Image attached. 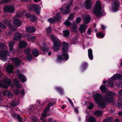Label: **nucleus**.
Wrapping results in <instances>:
<instances>
[{"label": "nucleus", "instance_id": "1", "mask_svg": "<svg viewBox=\"0 0 122 122\" xmlns=\"http://www.w3.org/2000/svg\"><path fill=\"white\" fill-rule=\"evenodd\" d=\"M62 55H60L58 56V60L60 61L61 60L67 61L69 59V55L67 53V51L69 48V44L67 43L63 42L62 43Z\"/></svg>", "mask_w": 122, "mask_h": 122}, {"label": "nucleus", "instance_id": "2", "mask_svg": "<svg viewBox=\"0 0 122 122\" xmlns=\"http://www.w3.org/2000/svg\"><path fill=\"white\" fill-rule=\"evenodd\" d=\"M101 7L99 2L97 0L93 10L94 14L97 17H100L102 14L103 12L101 11Z\"/></svg>", "mask_w": 122, "mask_h": 122}, {"label": "nucleus", "instance_id": "3", "mask_svg": "<svg viewBox=\"0 0 122 122\" xmlns=\"http://www.w3.org/2000/svg\"><path fill=\"white\" fill-rule=\"evenodd\" d=\"M28 7L30 10L33 11L36 13L37 15H40L41 7L39 5L33 4L32 5H29Z\"/></svg>", "mask_w": 122, "mask_h": 122}, {"label": "nucleus", "instance_id": "4", "mask_svg": "<svg viewBox=\"0 0 122 122\" xmlns=\"http://www.w3.org/2000/svg\"><path fill=\"white\" fill-rule=\"evenodd\" d=\"M73 0H71V1L68 4V5L65 7L66 10H65L63 8H61L60 9V11L62 13L64 14H69L71 12L70 7L73 5Z\"/></svg>", "mask_w": 122, "mask_h": 122}, {"label": "nucleus", "instance_id": "5", "mask_svg": "<svg viewBox=\"0 0 122 122\" xmlns=\"http://www.w3.org/2000/svg\"><path fill=\"white\" fill-rule=\"evenodd\" d=\"M3 11L5 13H12L15 11L14 7L11 5H6L5 6L3 9Z\"/></svg>", "mask_w": 122, "mask_h": 122}, {"label": "nucleus", "instance_id": "6", "mask_svg": "<svg viewBox=\"0 0 122 122\" xmlns=\"http://www.w3.org/2000/svg\"><path fill=\"white\" fill-rule=\"evenodd\" d=\"M5 82L7 85L2 82H0V87L7 89L9 86H10L11 83V81L10 79H8L5 80Z\"/></svg>", "mask_w": 122, "mask_h": 122}, {"label": "nucleus", "instance_id": "7", "mask_svg": "<svg viewBox=\"0 0 122 122\" xmlns=\"http://www.w3.org/2000/svg\"><path fill=\"white\" fill-rule=\"evenodd\" d=\"M9 52L5 50L0 52V59L2 61H5L7 59V56L8 55Z\"/></svg>", "mask_w": 122, "mask_h": 122}, {"label": "nucleus", "instance_id": "8", "mask_svg": "<svg viewBox=\"0 0 122 122\" xmlns=\"http://www.w3.org/2000/svg\"><path fill=\"white\" fill-rule=\"evenodd\" d=\"M113 94L112 92L110 91L107 95L104 97L105 100L107 102L111 103L113 101Z\"/></svg>", "mask_w": 122, "mask_h": 122}, {"label": "nucleus", "instance_id": "9", "mask_svg": "<svg viewBox=\"0 0 122 122\" xmlns=\"http://www.w3.org/2000/svg\"><path fill=\"white\" fill-rule=\"evenodd\" d=\"M112 6V10L113 11L116 12L118 11L120 7V2L118 0H114Z\"/></svg>", "mask_w": 122, "mask_h": 122}, {"label": "nucleus", "instance_id": "10", "mask_svg": "<svg viewBox=\"0 0 122 122\" xmlns=\"http://www.w3.org/2000/svg\"><path fill=\"white\" fill-rule=\"evenodd\" d=\"M53 43V50L55 51H58L59 50V47L61 46V43L59 41H57Z\"/></svg>", "mask_w": 122, "mask_h": 122}, {"label": "nucleus", "instance_id": "11", "mask_svg": "<svg viewBox=\"0 0 122 122\" xmlns=\"http://www.w3.org/2000/svg\"><path fill=\"white\" fill-rule=\"evenodd\" d=\"M93 96L96 103L102 99V95L99 93H97L96 94H93Z\"/></svg>", "mask_w": 122, "mask_h": 122}, {"label": "nucleus", "instance_id": "12", "mask_svg": "<svg viewBox=\"0 0 122 122\" xmlns=\"http://www.w3.org/2000/svg\"><path fill=\"white\" fill-rule=\"evenodd\" d=\"M93 4L92 0H85V5L86 8L87 9H90Z\"/></svg>", "mask_w": 122, "mask_h": 122}, {"label": "nucleus", "instance_id": "13", "mask_svg": "<svg viewBox=\"0 0 122 122\" xmlns=\"http://www.w3.org/2000/svg\"><path fill=\"white\" fill-rule=\"evenodd\" d=\"M25 29L26 32L30 33L34 32L36 31V29L35 27L32 26L26 27Z\"/></svg>", "mask_w": 122, "mask_h": 122}, {"label": "nucleus", "instance_id": "14", "mask_svg": "<svg viewBox=\"0 0 122 122\" xmlns=\"http://www.w3.org/2000/svg\"><path fill=\"white\" fill-rule=\"evenodd\" d=\"M99 108L102 109L105 108L106 106V103L102 99L97 103Z\"/></svg>", "mask_w": 122, "mask_h": 122}, {"label": "nucleus", "instance_id": "15", "mask_svg": "<svg viewBox=\"0 0 122 122\" xmlns=\"http://www.w3.org/2000/svg\"><path fill=\"white\" fill-rule=\"evenodd\" d=\"M91 16L89 15H86L83 17V20L84 22V24H88L91 21Z\"/></svg>", "mask_w": 122, "mask_h": 122}, {"label": "nucleus", "instance_id": "16", "mask_svg": "<svg viewBox=\"0 0 122 122\" xmlns=\"http://www.w3.org/2000/svg\"><path fill=\"white\" fill-rule=\"evenodd\" d=\"M87 25L85 24H82L79 27V30L80 32L82 33L85 32L87 28Z\"/></svg>", "mask_w": 122, "mask_h": 122}, {"label": "nucleus", "instance_id": "17", "mask_svg": "<svg viewBox=\"0 0 122 122\" xmlns=\"http://www.w3.org/2000/svg\"><path fill=\"white\" fill-rule=\"evenodd\" d=\"M22 36L21 34L19 32L15 33L14 36V40L16 41L19 40L21 38Z\"/></svg>", "mask_w": 122, "mask_h": 122}, {"label": "nucleus", "instance_id": "18", "mask_svg": "<svg viewBox=\"0 0 122 122\" xmlns=\"http://www.w3.org/2000/svg\"><path fill=\"white\" fill-rule=\"evenodd\" d=\"M12 60L16 67L19 66L21 64V61L17 57L13 58H12Z\"/></svg>", "mask_w": 122, "mask_h": 122}, {"label": "nucleus", "instance_id": "19", "mask_svg": "<svg viewBox=\"0 0 122 122\" xmlns=\"http://www.w3.org/2000/svg\"><path fill=\"white\" fill-rule=\"evenodd\" d=\"M19 80L22 83L25 82L27 80V79L25 76L22 74H20L18 76Z\"/></svg>", "mask_w": 122, "mask_h": 122}, {"label": "nucleus", "instance_id": "20", "mask_svg": "<svg viewBox=\"0 0 122 122\" xmlns=\"http://www.w3.org/2000/svg\"><path fill=\"white\" fill-rule=\"evenodd\" d=\"M13 23L14 25L16 27L20 26L22 24L21 21L17 19L13 21Z\"/></svg>", "mask_w": 122, "mask_h": 122}, {"label": "nucleus", "instance_id": "21", "mask_svg": "<svg viewBox=\"0 0 122 122\" xmlns=\"http://www.w3.org/2000/svg\"><path fill=\"white\" fill-rule=\"evenodd\" d=\"M27 43L25 41H21L19 43V46L20 48L25 47L27 46Z\"/></svg>", "mask_w": 122, "mask_h": 122}, {"label": "nucleus", "instance_id": "22", "mask_svg": "<svg viewBox=\"0 0 122 122\" xmlns=\"http://www.w3.org/2000/svg\"><path fill=\"white\" fill-rule=\"evenodd\" d=\"M88 63L86 62H83L81 64V70L82 71L86 70L88 67Z\"/></svg>", "mask_w": 122, "mask_h": 122}, {"label": "nucleus", "instance_id": "23", "mask_svg": "<svg viewBox=\"0 0 122 122\" xmlns=\"http://www.w3.org/2000/svg\"><path fill=\"white\" fill-rule=\"evenodd\" d=\"M3 95L4 96H7L9 97L10 98L12 97L13 96L11 92L8 91L6 90L4 92Z\"/></svg>", "mask_w": 122, "mask_h": 122}, {"label": "nucleus", "instance_id": "24", "mask_svg": "<svg viewBox=\"0 0 122 122\" xmlns=\"http://www.w3.org/2000/svg\"><path fill=\"white\" fill-rule=\"evenodd\" d=\"M88 52L89 58L91 60H92L93 59V56L92 54V49L91 48L88 49Z\"/></svg>", "mask_w": 122, "mask_h": 122}, {"label": "nucleus", "instance_id": "25", "mask_svg": "<svg viewBox=\"0 0 122 122\" xmlns=\"http://www.w3.org/2000/svg\"><path fill=\"white\" fill-rule=\"evenodd\" d=\"M32 54L35 57H37L39 55V52L37 49H33L32 51Z\"/></svg>", "mask_w": 122, "mask_h": 122}, {"label": "nucleus", "instance_id": "26", "mask_svg": "<svg viewBox=\"0 0 122 122\" xmlns=\"http://www.w3.org/2000/svg\"><path fill=\"white\" fill-rule=\"evenodd\" d=\"M42 49V51L44 53L47 52L49 51V48L47 45L43 46Z\"/></svg>", "mask_w": 122, "mask_h": 122}, {"label": "nucleus", "instance_id": "27", "mask_svg": "<svg viewBox=\"0 0 122 122\" xmlns=\"http://www.w3.org/2000/svg\"><path fill=\"white\" fill-rule=\"evenodd\" d=\"M13 81L15 86L17 88H20V83L19 81L17 79H15Z\"/></svg>", "mask_w": 122, "mask_h": 122}, {"label": "nucleus", "instance_id": "28", "mask_svg": "<svg viewBox=\"0 0 122 122\" xmlns=\"http://www.w3.org/2000/svg\"><path fill=\"white\" fill-rule=\"evenodd\" d=\"M61 16L59 12L58 13L56 14V16L54 17V19L56 21H58L61 20Z\"/></svg>", "mask_w": 122, "mask_h": 122}, {"label": "nucleus", "instance_id": "29", "mask_svg": "<svg viewBox=\"0 0 122 122\" xmlns=\"http://www.w3.org/2000/svg\"><path fill=\"white\" fill-rule=\"evenodd\" d=\"M33 59L32 54H28L26 55V60L28 61H30Z\"/></svg>", "mask_w": 122, "mask_h": 122}, {"label": "nucleus", "instance_id": "30", "mask_svg": "<svg viewBox=\"0 0 122 122\" xmlns=\"http://www.w3.org/2000/svg\"><path fill=\"white\" fill-rule=\"evenodd\" d=\"M96 36L98 38H102L105 36L104 34L101 31L97 33Z\"/></svg>", "mask_w": 122, "mask_h": 122}, {"label": "nucleus", "instance_id": "31", "mask_svg": "<svg viewBox=\"0 0 122 122\" xmlns=\"http://www.w3.org/2000/svg\"><path fill=\"white\" fill-rule=\"evenodd\" d=\"M63 36L64 37L66 38L68 37L69 35L70 34L69 31L68 30H66L64 31H63Z\"/></svg>", "mask_w": 122, "mask_h": 122}, {"label": "nucleus", "instance_id": "32", "mask_svg": "<svg viewBox=\"0 0 122 122\" xmlns=\"http://www.w3.org/2000/svg\"><path fill=\"white\" fill-rule=\"evenodd\" d=\"M55 90L58 92L61 95H62L63 93V91L62 88L60 87H56L55 88Z\"/></svg>", "mask_w": 122, "mask_h": 122}, {"label": "nucleus", "instance_id": "33", "mask_svg": "<svg viewBox=\"0 0 122 122\" xmlns=\"http://www.w3.org/2000/svg\"><path fill=\"white\" fill-rule=\"evenodd\" d=\"M6 70L9 73H11L13 71V69L11 66L9 65L7 67Z\"/></svg>", "mask_w": 122, "mask_h": 122}, {"label": "nucleus", "instance_id": "34", "mask_svg": "<svg viewBox=\"0 0 122 122\" xmlns=\"http://www.w3.org/2000/svg\"><path fill=\"white\" fill-rule=\"evenodd\" d=\"M107 82L110 87H113L114 85L113 81L110 79L108 80Z\"/></svg>", "mask_w": 122, "mask_h": 122}, {"label": "nucleus", "instance_id": "35", "mask_svg": "<svg viewBox=\"0 0 122 122\" xmlns=\"http://www.w3.org/2000/svg\"><path fill=\"white\" fill-rule=\"evenodd\" d=\"M100 89L103 92H105L107 90V88L104 85L101 86L100 87Z\"/></svg>", "mask_w": 122, "mask_h": 122}, {"label": "nucleus", "instance_id": "36", "mask_svg": "<svg viewBox=\"0 0 122 122\" xmlns=\"http://www.w3.org/2000/svg\"><path fill=\"white\" fill-rule=\"evenodd\" d=\"M88 122H95L96 120L93 117L90 116L88 118Z\"/></svg>", "mask_w": 122, "mask_h": 122}, {"label": "nucleus", "instance_id": "37", "mask_svg": "<svg viewBox=\"0 0 122 122\" xmlns=\"http://www.w3.org/2000/svg\"><path fill=\"white\" fill-rule=\"evenodd\" d=\"M37 18L36 16L34 15H32L30 18V20L32 22H35V21H36Z\"/></svg>", "mask_w": 122, "mask_h": 122}, {"label": "nucleus", "instance_id": "38", "mask_svg": "<svg viewBox=\"0 0 122 122\" xmlns=\"http://www.w3.org/2000/svg\"><path fill=\"white\" fill-rule=\"evenodd\" d=\"M94 114L97 116H101L102 114V112L101 111L97 110L94 112Z\"/></svg>", "mask_w": 122, "mask_h": 122}, {"label": "nucleus", "instance_id": "39", "mask_svg": "<svg viewBox=\"0 0 122 122\" xmlns=\"http://www.w3.org/2000/svg\"><path fill=\"white\" fill-rule=\"evenodd\" d=\"M64 24L67 27L70 26L71 25V22L68 20H66L64 22Z\"/></svg>", "mask_w": 122, "mask_h": 122}, {"label": "nucleus", "instance_id": "40", "mask_svg": "<svg viewBox=\"0 0 122 122\" xmlns=\"http://www.w3.org/2000/svg\"><path fill=\"white\" fill-rule=\"evenodd\" d=\"M56 20H55L52 18H50L48 19V21L51 24H53L54 23H55Z\"/></svg>", "mask_w": 122, "mask_h": 122}, {"label": "nucleus", "instance_id": "41", "mask_svg": "<svg viewBox=\"0 0 122 122\" xmlns=\"http://www.w3.org/2000/svg\"><path fill=\"white\" fill-rule=\"evenodd\" d=\"M24 52L26 54H30V50L28 48H25L24 50Z\"/></svg>", "mask_w": 122, "mask_h": 122}, {"label": "nucleus", "instance_id": "42", "mask_svg": "<svg viewBox=\"0 0 122 122\" xmlns=\"http://www.w3.org/2000/svg\"><path fill=\"white\" fill-rule=\"evenodd\" d=\"M89 106L88 107V109L90 110L92 109L94 107V104L92 103L91 102L89 103Z\"/></svg>", "mask_w": 122, "mask_h": 122}, {"label": "nucleus", "instance_id": "43", "mask_svg": "<svg viewBox=\"0 0 122 122\" xmlns=\"http://www.w3.org/2000/svg\"><path fill=\"white\" fill-rule=\"evenodd\" d=\"M112 120L111 118L110 117H107L105 119H104L103 122H112Z\"/></svg>", "mask_w": 122, "mask_h": 122}, {"label": "nucleus", "instance_id": "44", "mask_svg": "<svg viewBox=\"0 0 122 122\" xmlns=\"http://www.w3.org/2000/svg\"><path fill=\"white\" fill-rule=\"evenodd\" d=\"M10 0H0V5H3L10 2Z\"/></svg>", "mask_w": 122, "mask_h": 122}, {"label": "nucleus", "instance_id": "45", "mask_svg": "<svg viewBox=\"0 0 122 122\" xmlns=\"http://www.w3.org/2000/svg\"><path fill=\"white\" fill-rule=\"evenodd\" d=\"M117 79H118L119 80H122V75L120 74H116V76Z\"/></svg>", "mask_w": 122, "mask_h": 122}, {"label": "nucleus", "instance_id": "46", "mask_svg": "<svg viewBox=\"0 0 122 122\" xmlns=\"http://www.w3.org/2000/svg\"><path fill=\"white\" fill-rule=\"evenodd\" d=\"M51 29L50 26H49L46 29V31L48 34H50L51 32Z\"/></svg>", "mask_w": 122, "mask_h": 122}, {"label": "nucleus", "instance_id": "47", "mask_svg": "<svg viewBox=\"0 0 122 122\" xmlns=\"http://www.w3.org/2000/svg\"><path fill=\"white\" fill-rule=\"evenodd\" d=\"M74 14H70L69 15L68 19L69 20H71L73 19L74 18Z\"/></svg>", "mask_w": 122, "mask_h": 122}, {"label": "nucleus", "instance_id": "48", "mask_svg": "<svg viewBox=\"0 0 122 122\" xmlns=\"http://www.w3.org/2000/svg\"><path fill=\"white\" fill-rule=\"evenodd\" d=\"M55 103V101L50 102L48 104L47 107H51L53 106Z\"/></svg>", "mask_w": 122, "mask_h": 122}, {"label": "nucleus", "instance_id": "49", "mask_svg": "<svg viewBox=\"0 0 122 122\" xmlns=\"http://www.w3.org/2000/svg\"><path fill=\"white\" fill-rule=\"evenodd\" d=\"M50 37L51 38V40L53 42L56 41V38L53 35H50Z\"/></svg>", "mask_w": 122, "mask_h": 122}, {"label": "nucleus", "instance_id": "50", "mask_svg": "<svg viewBox=\"0 0 122 122\" xmlns=\"http://www.w3.org/2000/svg\"><path fill=\"white\" fill-rule=\"evenodd\" d=\"M8 27L10 29L13 30H15V27L11 24H10Z\"/></svg>", "mask_w": 122, "mask_h": 122}, {"label": "nucleus", "instance_id": "51", "mask_svg": "<svg viewBox=\"0 0 122 122\" xmlns=\"http://www.w3.org/2000/svg\"><path fill=\"white\" fill-rule=\"evenodd\" d=\"M14 91L16 95H19L20 93V91L18 89H15L14 90Z\"/></svg>", "mask_w": 122, "mask_h": 122}, {"label": "nucleus", "instance_id": "52", "mask_svg": "<svg viewBox=\"0 0 122 122\" xmlns=\"http://www.w3.org/2000/svg\"><path fill=\"white\" fill-rule=\"evenodd\" d=\"M81 19L80 17H78L76 19V22L77 23L79 24L81 21Z\"/></svg>", "mask_w": 122, "mask_h": 122}, {"label": "nucleus", "instance_id": "53", "mask_svg": "<svg viewBox=\"0 0 122 122\" xmlns=\"http://www.w3.org/2000/svg\"><path fill=\"white\" fill-rule=\"evenodd\" d=\"M0 27L4 29H5L6 28V26L4 24H2L1 22L0 23Z\"/></svg>", "mask_w": 122, "mask_h": 122}, {"label": "nucleus", "instance_id": "54", "mask_svg": "<svg viewBox=\"0 0 122 122\" xmlns=\"http://www.w3.org/2000/svg\"><path fill=\"white\" fill-rule=\"evenodd\" d=\"M32 15L30 14L29 13H26L25 15V17L28 18H30Z\"/></svg>", "mask_w": 122, "mask_h": 122}, {"label": "nucleus", "instance_id": "55", "mask_svg": "<svg viewBox=\"0 0 122 122\" xmlns=\"http://www.w3.org/2000/svg\"><path fill=\"white\" fill-rule=\"evenodd\" d=\"M31 121L32 122H37L38 121V119L37 117H34L32 118Z\"/></svg>", "mask_w": 122, "mask_h": 122}, {"label": "nucleus", "instance_id": "56", "mask_svg": "<svg viewBox=\"0 0 122 122\" xmlns=\"http://www.w3.org/2000/svg\"><path fill=\"white\" fill-rule=\"evenodd\" d=\"M77 37H76L72 38L71 39V41L72 42H75L77 41Z\"/></svg>", "mask_w": 122, "mask_h": 122}, {"label": "nucleus", "instance_id": "57", "mask_svg": "<svg viewBox=\"0 0 122 122\" xmlns=\"http://www.w3.org/2000/svg\"><path fill=\"white\" fill-rule=\"evenodd\" d=\"M15 43L13 41L10 42L9 44V47H13V46Z\"/></svg>", "mask_w": 122, "mask_h": 122}, {"label": "nucleus", "instance_id": "58", "mask_svg": "<svg viewBox=\"0 0 122 122\" xmlns=\"http://www.w3.org/2000/svg\"><path fill=\"white\" fill-rule=\"evenodd\" d=\"M5 46V44L4 43L1 42L0 43V50L3 49Z\"/></svg>", "mask_w": 122, "mask_h": 122}, {"label": "nucleus", "instance_id": "59", "mask_svg": "<svg viewBox=\"0 0 122 122\" xmlns=\"http://www.w3.org/2000/svg\"><path fill=\"white\" fill-rule=\"evenodd\" d=\"M5 23L8 25V27L11 24L9 21L7 20L5 21Z\"/></svg>", "mask_w": 122, "mask_h": 122}, {"label": "nucleus", "instance_id": "60", "mask_svg": "<svg viewBox=\"0 0 122 122\" xmlns=\"http://www.w3.org/2000/svg\"><path fill=\"white\" fill-rule=\"evenodd\" d=\"M17 104L14 102H12L11 104L10 105L12 107H15L17 106Z\"/></svg>", "mask_w": 122, "mask_h": 122}, {"label": "nucleus", "instance_id": "61", "mask_svg": "<svg viewBox=\"0 0 122 122\" xmlns=\"http://www.w3.org/2000/svg\"><path fill=\"white\" fill-rule=\"evenodd\" d=\"M71 28L72 30H73V31L75 32H76L77 31L76 27L75 26H73Z\"/></svg>", "mask_w": 122, "mask_h": 122}, {"label": "nucleus", "instance_id": "62", "mask_svg": "<svg viewBox=\"0 0 122 122\" xmlns=\"http://www.w3.org/2000/svg\"><path fill=\"white\" fill-rule=\"evenodd\" d=\"M35 39V37L34 36H32L28 38V40H34Z\"/></svg>", "mask_w": 122, "mask_h": 122}, {"label": "nucleus", "instance_id": "63", "mask_svg": "<svg viewBox=\"0 0 122 122\" xmlns=\"http://www.w3.org/2000/svg\"><path fill=\"white\" fill-rule=\"evenodd\" d=\"M50 107H46L44 109V112H47L49 111Z\"/></svg>", "mask_w": 122, "mask_h": 122}, {"label": "nucleus", "instance_id": "64", "mask_svg": "<svg viewBox=\"0 0 122 122\" xmlns=\"http://www.w3.org/2000/svg\"><path fill=\"white\" fill-rule=\"evenodd\" d=\"M16 118L19 121H22V120L21 117L19 115H17Z\"/></svg>", "mask_w": 122, "mask_h": 122}]
</instances>
